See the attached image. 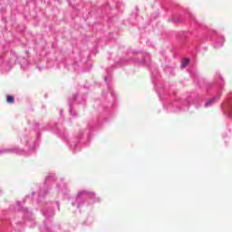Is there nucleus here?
<instances>
[{
    "mask_svg": "<svg viewBox=\"0 0 232 232\" xmlns=\"http://www.w3.org/2000/svg\"><path fill=\"white\" fill-rule=\"evenodd\" d=\"M188 64H189V59L185 58L183 59V61L181 62V68H186L188 66Z\"/></svg>",
    "mask_w": 232,
    "mask_h": 232,
    "instance_id": "nucleus-1",
    "label": "nucleus"
},
{
    "mask_svg": "<svg viewBox=\"0 0 232 232\" xmlns=\"http://www.w3.org/2000/svg\"><path fill=\"white\" fill-rule=\"evenodd\" d=\"M218 98H213L210 99L208 102H207L205 103V108H209V106H211V104H213V102H215L216 100H218Z\"/></svg>",
    "mask_w": 232,
    "mask_h": 232,
    "instance_id": "nucleus-2",
    "label": "nucleus"
},
{
    "mask_svg": "<svg viewBox=\"0 0 232 232\" xmlns=\"http://www.w3.org/2000/svg\"><path fill=\"white\" fill-rule=\"evenodd\" d=\"M7 102L9 104H14V97L12 96H7Z\"/></svg>",
    "mask_w": 232,
    "mask_h": 232,
    "instance_id": "nucleus-3",
    "label": "nucleus"
},
{
    "mask_svg": "<svg viewBox=\"0 0 232 232\" xmlns=\"http://www.w3.org/2000/svg\"><path fill=\"white\" fill-rule=\"evenodd\" d=\"M8 150H0V153H6Z\"/></svg>",
    "mask_w": 232,
    "mask_h": 232,
    "instance_id": "nucleus-4",
    "label": "nucleus"
}]
</instances>
